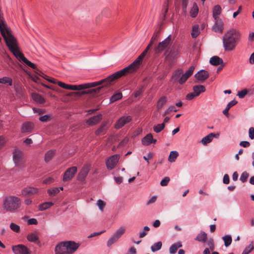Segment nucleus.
Returning <instances> with one entry per match:
<instances>
[{
    "label": "nucleus",
    "instance_id": "nucleus-56",
    "mask_svg": "<svg viewBox=\"0 0 254 254\" xmlns=\"http://www.w3.org/2000/svg\"><path fill=\"white\" fill-rule=\"evenodd\" d=\"M87 94V92L86 91H81V92H70L67 95L68 96H71V95H75L80 96V95H84V94Z\"/></svg>",
    "mask_w": 254,
    "mask_h": 254
},
{
    "label": "nucleus",
    "instance_id": "nucleus-62",
    "mask_svg": "<svg viewBox=\"0 0 254 254\" xmlns=\"http://www.w3.org/2000/svg\"><path fill=\"white\" fill-rule=\"evenodd\" d=\"M156 196H153L146 203L147 205H149L153 203H154L157 200Z\"/></svg>",
    "mask_w": 254,
    "mask_h": 254
},
{
    "label": "nucleus",
    "instance_id": "nucleus-1",
    "mask_svg": "<svg viewBox=\"0 0 254 254\" xmlns=\"http://www.w3.org/2000/svg\"><path fill=\"white\" fill-rule=\"evenodd\" d=\"M0 31L7 46L16 58L20 61H22L32 68L36 69V66L35 64L28 60L18 50L16 39L12 34L11 29L4 23L0 21Z\"/></svg>",
    "mask_w": 254,
    "mask_h": 254
},
{
    "label": "nucleus",
    "instance_id": "nucleus-31",
    "mask_svg": "<svg viewBox=\"0 0 254 254\" xmlns=\"http://www.w3.org/2000/svg\"><path fill=\"white\" fill-rule=\"evenodd\" d=\"M32 96L33 99L38 103L43 104L45 102V99L39 94L33 93Z\"/></svg>",
    "mask_w": 254,
    "mask_h": 254
},
{
    "label": "nucleus",
    "instance_id": "nucleus-10",
    "mask_svg": "<svg viewBox=\"0 0 254 254\" xmlns=\"http://www.w3.org/2000/svg\"><path fill=\"white\" fill-rule=\"evenodd\" d=\"M120 156L118 154H115L109 158H108L106 161V165L108 169L112 170L115 168L117 165Z\"/></svg>",
    "mask_w": 254,
    "mask_h": 254
},
{
    "label": "nucleus",
    "instance_id": "nucleus-18",
    "mask_svg": "<svg viewBox=\"0 0 254 254\" xmlns=\"http://www.w3.org/2000/svg\"><path fill=\"white\" fill-rule=\"evenodd\" d=\"M194 76L198 80L203 81L209 77V73L207 71L201 70L197 72Z\"/></svg>",
    "mask_w": 254,
    "mask_h": 254
},
{
    "label": "nucleus",
    "instance_id": "nucleus-21",
    "mask_svg": "<svg viewBox=\"0 0 254 254\" xmlns=\"http://www.w3.org/2000/svg\"><path fill=\"white\" fill-rule=\"evenodd\" d=\"M33 128V124L31 122L24 123L21 127V131L23 133L31 132Z\"/></svg>",
    "mask_w": 254,
    "mask_h": 254
},
{
    "label": "nucleus",
    "instance_id": "nucleus-3",
    "mask_svg": "<svg viewBox=\"0 0 254 254\" xmlns=\"http://www.w3.org/2000/svg\"><path fill=\"white\" fill-rule=\"evenodd\" d=\"M21 204L20 198L14 195H9L3 198L2 208L4 212L14 213L20 207Z\"/></svg>",
    "mask_w": 254,
    "mask_h": 254
},
{
    "label": "nucleus",
    "instance_id": "nucleus-54",
    "mask_svg": "<svg viewBox=\"0 0 254 254\" xmlns=\"http://www.w3.org/2000/svg\"><path fill=\"white\" fill-rule=\"evenodd\" d=\"M160 34V30H157L154 32L153 35L151 38L152 41H154L155 42L157 41L158 38Z\"/></svg>",
    "mask_w": 254,
    "mask_h": 254
},
{
    "label": "nucleus",
    "instance_id": "nucleus-11",
    "mask_svg": "<svg viewBox=\"0 0 254 254\" xmlns=\"http://www.w3.org/2000/svg\"><path fill=\"white\" fill-rule=\"evenodd\" d=\"M179 53V51L176 47L168 48L165 52L166 59L170 62H171L173 60L177 58Z\"/></svg>",
    "mask_w": 254,
    "mask_h": 254
},
{
    "label": "nucleus",
    "instance_id": "nucleus-39",
    "mask_svg": "<svg viewBox=\"0 0 254 254\" xmlns=\"http://www.w3.org/2000/svg\"><path fill=\"white\" fill-rule=\"evenodd\" d=\"M123 97L122 94L121 92H118L117 93H116L114 94L113 96H111L110 98V102L111 103H113L114 102H116L121 99H122Z\"/></svg>",
    "mask_w": 254,
    "mask_h": 254
},
{
    "label": "nucleus",
    "instance_id": "nucleus-42",
    "mask_svg": "<svg viewBox=\"0 0 254 254\" xmlns=\"http://www.w3.org/2000/svg\"><path fill=\"white\" fill-rule=\"evenodd\" d=\"M198 11V7H197V5L195 3H194L193 5V6L191 9L190 12L191 16L192 17H195L197 15Z\"/></svg>",
    "mask_w": 254,
    "mask_h": 254
},
{
    "label": "nucleus",
    "instance_id": "nucleus-14",
    "mask_svg": "<svg viewBox=\"0 0 254 254\" xmlns=\"http://www.w3.org/2000/svg\"><path fill=\"white\" fill-rule=\"evenodd\" d=\"M90 169V166L89 165H84L77 175V180L81 182L84 181L87 176Z\"/></svg>",
    "mask_w": 254,
    "mask_h": 254
},
{
    "label": "nucleus",
    "instance_id": "nucleus-16",
    "mask_svg": "<svg viewBox=\"0 0 254 254\" xmlns=\"http://www.w3.org/2000/svg\"><path fill=\"white\" fill-rule=\"evenodd\" d=\"M38 192V189L36 188L28 187L24 188L21 190V194L24 196L32 195Z\"/></svg>",
    "mask_w": 254,
    "mask_h": 254
},
{
    "label": "nucleus",
    "instance_id": "nucleus-12",
    "mask_svg": "<svg viewBox=\"0 0 254 254\" xmlns=\"http://www.w3.org/2000/svg\"><path fill=\"white\" fill-rule=\"evenodd\" d=\"M77 170V168L75 166L68 168L64 174L63 181L67 182L71 180L74 177Z\"/></svg>",
    "mask_w": 254,
    "mask_h": 254
},
{
    "label": "nucleus",
    "instance_id": "nucleus-26",
    "mask_svg": "<svg viewBox=\"0 0 254 254\" xmlns=\"http://www.w3.org/2000/svg\"><path fill=\"white\" fill-rule=\"evenodd\" d=\"M27 240L31 242L35 243H39L38 241L39 237L36 233H32L29 234L27 236Z\"/></svg>",
    "mask_w": 254,
    "mask_h": 254
},
{
    "label": "nucleus",
    "instance_id": "nucleus-6",
    "mask_svg": "<svg viewBox=\"0 0 254 254\" xmlns=\"http://www.w3.org/2000/svg\"><path fill=\"white\" fill-rule=\"evenodd\" d=\"M120 77H121V76L116 75L115 72V73L113 74L111 76H109L107 78L100 80L99 81L88 83H87V84L89 86V88L94 87L100 85L101 86H99L96 89L90 90L88 91H87V93L98 92L103 87L109 85L111 83V82L113 81L114 80L117 79Z\"/></svg>",
    "mask_w": 254,
    "mask_h": 254
},
{
    "label": "nucleus",
    "instance_id": "nucleus-38",
    "mask_svg": "<svg viewBox=\"0 0 254 254\" xmlns=\"http://www.w3.org/2000/svg\"><path fill=\"white\" fill-rule=\"evenodd\" d=\"M162 244L161 242H158L155 244H154L151 247V250L152 252H155L160 250L162 248Z\"/></svg>",
    "mask_w": 254,
    "mask_h": 254
},
{
    "label": "nucleus",
    "instance_id": "nucleus-35",
    "mask_svg": "<svg viewBox=\"0 0 254 254\" xmlns=\"http://www.w3.org/2000/svg\"><path fill=\"white\" fill-rule=\"evenodd\" d=\"M179 155V153L176 151H172L170 152L168 157V161L170 162H174L175 161L176 158Z\"/></svg>",
    "mask_w": 254,
    "mask_h": 254
},
{
    "label": "nucleus",
    "instance_id": "nucleus-48",
    "mask_svg": "<svg viewBox=\"0 0 254 254\" xmlns=\"http://www.w3.org/2000/svg\"><path fill=\"white\" fill-rule=\"evenodd\" d=\"M178 111V109H177L176 106H171L164 112V116L169 114L171 112H177Z\"/></svg>",
    "mask_w": 254,
    "mask_h": 254
},
{
    "label": "nucleus",
    "instance_id": "nucleus-4",
    "mask_svg": "<svg viewBox=\"0 0 254 254\" xmlns=\"http://www.w3.org/2000/svg\"><path fill=\"white\" fill-rule=\"evenodd\" d=\"M194 68L195 67L192 65L189 68V70L184 74L182 69H178L173 74L171 77V81L173 83L178 82L180 84H184L192 74Z\"/></svg>",
    "mask_w": 254,
    "mask_h": 254
},
{
    "label": "nucleus",
    "instance_id": "nucleus-40",
    "mask_svg": "<svg viewBox=\"0 0 254 254\" xmlns=\"http://www.w3.org/2000/svg\"><path fill=\"white\" fill-rule=\"evenodd\" d=\"M0 83L2 84H7L8 85L11 86L12 83V80L9 77H3L0 78Z\"/></svg>",
    "mask_w": 254,
    "mask_h": 254
},
{
    "label": "nucleus",
    "instance_id": "nucleus-37",
    "mask_svg": "<svg viewBox=\"0 0 254 254\" xmlns=\"http://www.w3.org/2000/svg\"><path fill=\"white\" fill-rule=\"evenodd\" d=\"M55 155V151L54 150H50L48 151L45 156V160L46 162H49L54 156Z\"/></svg>",
    "mask_w": 254,
    "mask_h": 254
},
{
    "label": "nucleus",
    "instance_id": "nucleus-58",
    "mask_svg": "<svg viewBox=\"0 0 254 254\" xmlns=\"http://www.w3.org/2000/svg\"><path fill=\"white\" fill-rule=\"evenodd\" d=\"M50 119V116L49 115H44L41 116L39 118V120L42 122H46L48 121Z\"/></svg>",
    "mask_w": 254,
    "mask_h": 254
},
{
    "label": "nucleus",
    "instance_id": "nucleus-23",
    "mask_svg": "<svg viewBox=\"0 0 254 254\" xmlns=\"http://www.w3.org/2000/svg\"><path fill=\"white\" fill-rule=\"evenodd\" d=\"M209 62L212 65H218L223 64V60L218 56H213L211 57L210 59Z\"/></svg>",
    "mask_w": 254,
    "mask_h": 254
},
{
    "label": "nucleus",
    "instance_id": "nucleus-27",
    "mask_svg": "<svg viewBox=\"0 0 254 254\" xmlns=\"http://www.w3.org/2000/svg\"><path fill=\"white\" fill-rule=\"evenodd\" d=\"M182 247V245L181 242H177L173 244L169 248V252L171 254H175L178 249Z\"/></svg>",
    "mask_w": 254,
    "mask_h": 254
},
{
    "label": "nucleus",
    "instance_id": "nucleus-46",
    "mask_svg": "<svg viewBox=\"0 0 254 254\" xmlns=\"http://www.w3.org/2000/svg\"><path fill=\"white\" fill-rule=\"evenodd\" d=\"M254 250L253 244L252 242L248 247H247L242 254H249Z\"/></svg>",
    "mask_w": 254,
    "mask_h": 254
},
{
    "label": "nucleus",
    "instance_id": "nucleus-52",
    "mask_svg": "<svg viewBox=\"0 0 254 254\" xmlns=\"http://www.w3.org/2000/svg\"><path fill=\"white\" fill-rule=\"evenodd\" d=\"M207 244L211 251H213L214 249V244L212 238L209 239L207 241Z\"/></svg>",
    "mask_w": 254,
    "mask_h": 254
},
{
    "label": "nucleus",
    "instance_id": "nucleus-9",
    "mask_svg": "<svg viewBox=\"0 0 254 254\" xmlns=\"http://www.w3.org/2000/svg\"><path fill=\"white\" fill-rule=\"evenodd\" d=\"M171 43V36H168L164 40L158 43L157 46L154 48V51L156 54H159L163 50L169 48Z\"/></svg>",
    "mask_w": 254,
    "mask_h": 254
},
{
    "label": "nucleus",
    "instance_id": "nucleus-59",
    "mask_svg": "<svg viewBox=\"0 0 254 254\" xmlns=\"http://www.w3.org/2000/svg\"><path fill=\"white\" fill-rule=\"evenodd\" d=\"M89 88V86L87 83L78 85V90H81Z\"/></svg>",
    "mask_w": 254,
    "mask_h": 254
},
{
    "label": "nucleus",
    "instance_id": "nucleus-57",
    "mask_svg": "<svg viewBox=\"0 0 254 254\" xmlns=\"http://www.w3.org/2000/svg\"><path fill=\"white\" fill-rule=\"evenodd\" d=\"M169 181L170 178L168 177H166L161 181L160 185L161 186H166Z\"/></svg>",
    "mask_w": 254,
    "mask_h": 254
},
{
    "label": "nucleus",
    "instance_id": "nucleus-41",
    "mask_svg": "<svg viewBox=\"0 0 254 254\" xmlns=\"http://www.w3.org/2000/svg\"><path fill=\"white\" fill-rule=\"evenodd\" d=\"M199 34V27L198 25L193 26L191 32V36L193 38H196Z\"/></svg>",
    "mask_w": 254,
    "mask_h": 254
},
{
    "label": "nucleus",
    "instance_id": "nucleus-50",
    "mask_svg": "<svg viewBox=\"0 0 254 254\" xmlns=\"http://www.w3.org/2000/svg\"><path fill=\"white\" fill-rule=\"evenodd\" d=\"M248 93V90L246 89H244L241 91H239L238 92L237 96H239L240 98H243Z\"/></svg>",
    "mask_w": 254,
    "mask_h": 254
},
{
    "label": "nucleus",
    "instance_id": "nucleus-29",
    "mask_svg": "<svg viewBox=\"0 0 254 254\" xmlns=\"http://www.w3.org/2000/svg\"><path fill=\"white\" fill-rule=\"evenodd\" d=\"M195 240L200 242L205 243L207 240V234L203 231H201L197 235Z\"/></svg>",
    "mask_w": 254,
    "mask_h": 254
},
{
    "label": "nucleus",
    "instance_id": "nucleus-34",
    "mask_svg": "<svg viewBox=\"0 0 254 254\" xmlns=\"http://www.w3.org/2000/svg\"><path fill=\"white\" fill-rule=\"evenodd\" d=\"M54 205L52 202H46L39 205V210L40 211H44L51 207Z\"/></svg>",
    "mask_w": 254,
    "mask_h": 254
},
{
    "label": "nucleus",
    "instance_id": "nucleus-24",
    "mask_svg": "<svg viewBox=\"0 0 254 254\" xmlns=\"http://www.w3.org/2000/svg\"><path fill=\"white\" fill-rule=\"evenodd\" d=\"M222 8L219 5H216L213 8V17L215 20L218 18V16L221 13Z\"/></svg>",
    "mask_w": 254,
    "mask_h": 254
},
{
    "label": "nucleus",
    "instance_id": "nucleus-2",
    "mask_svg": "<svg viewBox=\"0 0 254 254\" xmlns=\"http://www.w3.org/2000/svg\"><path fill=\"white\" fill-rule=\"evenodd\" d=\"M241 37L240 32L235 29H232L228 31L223 38V45L225 51H232L234 50Z\"/></svg>",
    "mask_w": 254,
    "mask_h": 254
},
{
    "label": "nucleus",
    "instance_id": "nucleus-43",
    "mask_svg": "<svg viewBox=\"0 0 254 254\" xmlns=\"http://www.w3.org/2000/svg\"><path fill=\"white\" fill-rule=\"evenodd\" d=\"M60 192L58 188H54L48 190V193L50 196H55Z\"/></svg>",
    "mask_w": 254,
    "mask_h": 254
},
{
    "label": "nucleus",
    "instance_id": "nucleus-32",
    "mask_svg": "<svg viewBox=\"0 0 254 254\" xmlns=\"http://www.w3.org/2000/svg\"><path fill=\"white\" fill-rule=\"evenodd\" d=\"M237 103V101L235 100H233L231 101H230L227 105V107L226 109L223 110V113L226 116H228L229 115L228 112L230 109L233 107V106L235 105Z\"/></svg>",
    "mask_w": 254,
    "mask_h": 254
},
{
    "label": "nucleus",
    "instance_id": "nucleus-28",
    "mask_svg": "<svg viewBox=\"0 0 254 254\" xmlns=\"http://www.w3.org/2000/svg\"><path fill=\"white\" fill-rule=\"evenodd\" d=\"M107 123H103L100 126V127L95 131V134L96 135H100L105 133L106 130L107 129Z\"/></svg>",
    "mask_w": 254,
    "mask_h": 254
},
{
    "label": "nucleus",
    "instance_id": "nucleus-51",
    "mask_svg": "<svg viewBox=\"0 0 254 254\" xmlns=\"http://www.w3.org/2000/svg\"><path fill=\"white\" fill-rule=\"evenodd\" d=\"M150 230V228L148 226H145L143 228V231L141 232L139 234V237L142 238L144 237L146 235V232H148Z\"/></svg>",
    "mask_w": 254,
    "mask_h": 254
},
{
    "label": "nucleus",
    "instance_id": "nucleus-36",
    "mask_svg": "<svg viewBox=\"0 0 254 254\" xmlns=\"http://www.w3.org/2000/svg\"><path fill=\"white\" fill-rule=\"evenodd\" d=\"M222 239L226 247H229L232 243V239L230 235H225L222 237Z\"/></svg>",
    "mask_w": 254,
    "mask_h": 254
},
{
    "label": "nucleus",
    "instance_id": "nucleus-33",
    "mask_svg": "<svg viewBox=\"0 0 254 254\" xmlns=\"http://www.w3.org/2000/svg\"><path fill=\"white\" fill-rule=\"evenodd\" d=\"M125 232L126 228L125 227L122 226L116 230V231L114 233L113 235L119 240V239L125 233Z\"/></svg>",
    "mask_w": 254,
    "mask_h": 254
},
{
    "label": "nucleus",
    "instance_id": "nucleus-53",
    "mask_svg": "<svg viewBox=\"0 0 254 254\" xmlns=\"http://www.w3.org/2000/svg\"><path fill=\"white\" fill-rule=\"evenodd\" d=\"M97 204L98 207L99 208V209L101 211H103L104 209V208L105 206V203L103 200H102L101 199H99L97 201Z\"/></svg>",
    "mask_w": 254,
    "mask_h": 254
},
{
    "label": "nucleus",
    "instance_id": "nucleus-7",
    "mask_svg": "<svg viewBox=\"0 0 254 254\" xmlns=\"http://www.w3.org/2000/svg\"><path fill=\"white\" fill-rule=\"evenodd\" d=\"M58 246L62 253L66 254L74 252L79 248L80 244L74 241H67L61 242Z\"/></svg>",
    "mask_w": 254,
    "mask_h": 254
},
{
    "label": "nucleus",
    "instance_id": "nucleus-47",
    "mask_svg": "<svg viewBox=\"0 0 254 254\" xmlns=\"http://www.w3.org/2000/svg\"><path fill=\"white\" fill-rule=\"evenodd\" d=\"M9 227L11 230L15 232L19 233L20 232V227L14 223H11L10 224Z\"/></svg>",
    "mask_w": 254,
    "mask_h": 254
},
{
    "label": "nucleus",
    "instance_id": "nucleus-5",
    "mask_svg": "<svg viewBox=\"0 0 254 254\" xmlns=\"http://www.w3.org/2000/svg\"><path fill=\"white\" fill-rule=\"evenodd\" d=\"M148 51V50H147V49H145L141 55H140L131 64L124 69L116 72V75L122 77L127 73H131L136 70L141 63L142 60L147 54Z\"/></svg>",
    "mask_w": 254,
    "mask_h": 254
},
{
    "label": "nucleus",
    "instance_id": "nucleus-44",
    "mask_svg": "<svg viewBox=\"0 0 254 254\" xmlns=\"http://www.w3.org/2000/svg\"><path fill=\"white\" fill-rule=\"evenodd\" d=\"M119 240L117 238L115 237L113 235L112 236V237L108 240L107 243V245L108 247L111 246L113 244L117 242Z\"/></svg>",
    "mask_w": 254,
    "mask_h": 254
},
{
    "label": "nucleus",
    "instance_id": "nucleus-17",
    "mask_svg": "<svg viewBox=\"0 0 254 254\" xmlns=\"http://www.w3.org/2000/svg\"><path fill=\"white\" fill-rule=\"evenodd\" d=\"M156 139H153V135L151 133L147 134L142 139V143L144 145H149L151 143H155Z\"/></svg>",
    "mask_w": 254,
    "mask_h": 254
},
{
    "label": "nucleus",
    "instance_id": "nucleus-61",
    "mask_svg": "<svg viewBox=\"0 0 254 254\" xmlns=\"http://www.w3.org/2000/svg\"><path fill=\"white\" fill-rule=\"evenodd\" d=\"M249 137L251 139H254V127H250L249 130Z\"/></svg>",
    "mask_w": 254,
    "mask_h": 254
},
{
    "label": "nucleus",
    "instance_id": "nucleus-55",
    "mask_svg": "<svg viewBox=\"0 0 254 254\" xmlns=\"http://www.w3.org/2000/svg\"><path fill=\"white\" fill-rule=\"evenodd\" d=\"M170 0H166V1L164 3V17L165 18L166 16V14H167L168 10V6H169V1Z\"/></svg>",
    "mask_w": 254,
    "mask_h": 254
},
{
    "label": "nucleus",
    "instance_id": "nucleus-64",
    "mask_svg": "<svg viewBox=\"0 0 254 254\" xmlns=\"http://www.w3.org/2000/svg\"><path fill=\"white\" fill-rule=\"evenodd\" d=\"M223 183L225 184H228L230 182V179L229 176L228 174H225L224 176L223 180Z\"/></svg>",
    "mask_w": 254,
    "mask_h": 254
},
{
    "label": "nucleus",
    "instance_id": "nucleus-13",
    "mask_svg": "<svg viewBox=\"0 0 254 254\" xmlns=\"http://www.w3.org/2000/svg\"><path fill=\"white\" fill-rule=\"evenodd\" d=\"M12 250L14 254H30L31 253L27 247L21 244L12 246Z\"/></svg>",
    "mask_w": 254,
    "mask_h": 254
},
{
    "label": "nucleus",
    "instance_id": "nucleus-45",
    "mask_svg": "<svg viewBox=\"0 0 254 254\" xmlns=\"http://www.w3.org/2000/svg\"><path fill=\"white\" fill-rule=\"evenodd\" d=\"M165 127V124L164 123L158 124L157 126L154 127V130L157 133L160 132Z\"/></svg>",
    "mask_w": 254,
    "mask_h": 254
},
{
    "label": "nucleus",
    "instance_id": "nucleus-30",
    "mask_svg": "<svg viewBox=\"0 0 254 254\" xmlns=\"http://www.w3.org/2000/svg\"><path fill=\"white\" fill-rule=\"evenodd\" d=\"M167 98L165 96L161 97L157 102V108L158 110H160L163 106L166 103Z\"/></svg>",
    "mask_w": 254,
    "mask_h": 254
},
{
    "label": "nucleus",
    "instance_id": "nucleus-49",
    "mask_svg": "<svg viewBox=\"0 0 254 254\" xmlns=\"http://www.w3.org/2000/svg\"><path fill=\"white\" fill-rule=\"evenodd\" d=\"M249 176V175L247 172H244L241 174L240 180L243 183L247 181Z\"/></svg>",
    "mask_w": 254,
    "mask_h": 254
},
{
    "label": "nucleus",
    "instance_id": "nucleus-19",
    "mask_svg": "<svg viewBox=\"0 0 254 254\" xmlns=\"http://www.w3.org/2000/svg\"><path fill=\"white\" fill-rule=\"evenodd\" d=\"M219 134H215L214 133H210L207 135L203 137L201 139V143L203 145H206L208 143L211 142L214 137H217L219 136Z\"/></svg>",
    "mask_w": 254,
    "mask_h": 254
},
{
    "label": "nucleus",
    "instance_id": "nucleus-63",
    "mask_svg": "<svg viewBox=\"0 0 254 254\" xmlns=\"http://www.w3.org/2000/svg\"><path fill=\"white\" fill-rule=\"evenodd\" d=\"M153 157V155L151 152H149L148 153L147 156H144L143 159L146 161L147 163H149V159H151Z\"/></svg>",
    "mask_w": 254,
    "mask_h": 254
},
{
    "label": "nucleus",
    "instance_id": "nucleus-60",
    "mask_svg": "<svg viewBox=\"0 0 254 254\" xmlns=\"http://www.w3.org/2000/svg\"><path fill=\"white\" fill-rule=\"evenodd\" d=\"M197 96V95H195V94L193 92L192 93H190L188 94L186 96V99L189 100H190L193 99L194 97Z\"/></svg>",
    "mask_w": 254,
    "mask_h": 254
},
{
    "label": "nucleus",
    "instance_id": "nucleus-22",
    "mask_svg": "<svg viewBox=\"0 0 254 254\" xmlns=\"http://www.w3.org/2000/svg\"><path fill=\"white\" fill-rule=\"evenodd\" d=\"M215 20V23L213 27V30L217 32L221 33L223 31V22L221 19H217V20Z\"/></svg>",
    "mask_w": 254,
    "mask_h": 254
},
{
    "label": "nucleus",
    "instance_id": "nucleus-15",
    "mask_svg": "<svg viewBox=\"0 0 254 254\" xmlns=\"http://www.w3.org/2000/svg\"><path fill=\"white\" fill-rule=\"evenodd\" d=\"M131 120L132 118L130 116H123L117 121L115 127L116 129H120L126 124L129 123Z\"/></svg>",
    "mask_w": 254,
    "mask_h": 254
},
{
    "label": "nucleus",
    "instance_id": "nucleus-20",
    "mask_svg": "<svg viewBox=\"0 0 254 254\" xmlns=\"http://www.w3.org/2000/svg\"><path fill=\"white\" fill-rule=\"evenodd\" d=\"M102 115L101 114H99L89 119L87 121L86 123L89 126H94L99 123L102 120Z\"/></svg>",
    "mask_w": 254,
    "mask_h": 254
},
{
    "label": "nucleus",
    "instance_id": "nucleus-8",
    "mask_svg": "<svg viewBox=\"0 0 254 254\" xmlns=\"http://www.w3.org/2000/svg\"><path fill=\"white\" fill-rule=\"evenodd\" d=\"M12 160L17 167L22 168L25 167V161L23 152L16 148L12 152Z\"/></svg>",
    "mask_w": 254,
    "mask_h": 254
},
{
    "label": "nucleus",
    "instance_id": "nucleus-25",
    "mask_svg": "<svg viewBox=\"0 0 254 254\" xmlns=\"http://www.w3.org/2000/svg\"><path fill=\"white\" fill-rule=\"evenodd\" d=\"M193 92L197 96L201 93L205 91V87L203 85H195L193 87Z\"/></svg>",
    "mask_w": 254,
    "mask_h": 254
}]
</instances>
